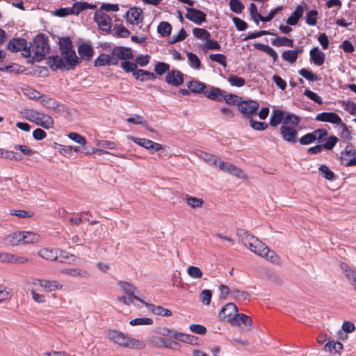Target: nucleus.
<instances>
[{"label":"nucleus","instance_id":"obj_1","mask_svg":"<svg viewBox=\"0 0 356 356\" xmlns=\"http://www.w3.org/2000/svg\"><path fill=\"white\" fill-rule=\"evenodd\" d=\"M237 235L241 238L242 243L248 248V249L255 254L266 257L268 260L274 264H278L280 261L276 253L269 248L255 236L248 234L243 229H239Z\"/></svg>","mask_w":356,"mask_h":356},{"label":"nucleus","instance_id":"obj_2","mask_svg":"<svg viewBox=\"0 0 356 356\" xmlns=\"http://www.w3.org/2000/svg\"><path fill=\"white\" fill-rule=\"evenodd\" d=\"M107 337L109 340L123 348L143 350L146 347L145 341L133 338L129 334L120 331L115 330H109L107 333Z\"/></svg>","mask_w":356,"mask_h":356},{"label":"nucleus","instance_id":"obj_3","mask_svg":"<svg viewBox=\"0 0 356 356\" xmlns=\"http://www.w3.org/2000/svg\"><path fill=\"white\" fill-rule=\"evenodd\" d=\"M75 51L61 53L60 56H52L49 58V65L54 70H71L79 63Z\"/></svg>","mask_w":356,"mask_h":356},{"label":"nucleus","instance_id":"obj_4","mask_svg":"<svg viewBox=\"0 0 356 356\" xmlns=\"http://www.w3.org/2000/svg\"><path fill=\"white\" fill-rule=\"evenodd\" d=\"M118 284L124 293V296L118 297V300L120 302H122L127 305H130L134 303V300H138L146 306H148V305L138 296L140 292L133 284L123 281H120Z\"/></svg>","mask_w":356,"mask_h":356},{"label":"nucleus","instance_id":"obj_5","mask_svg":"<svg viewBox=\"0 0 356 356\" xmlns=\"http://www.w3.org/2000/svg\"><path fill=\"white\" fill-rule=\"evenodd\" d=\"M299 123L300 119L298 116L279 109L273 110L270 118V124L272 127H276L280 124L298 126Z\"/></svg>","mask_w":356,"mask_h":356},{"label":"nucleus","instance_id":"obj_6","mask_svg":"<svg viewBox=\"0 0 356 356\" xmlns=\"http://www.w3.org/2000/svg\"><path fill=\"white\" fill-rule=\"evenodd\" d=\"M49 49L47 38L43 35H38L31 45V54H34L33 57L36 60H42L48 53Z\"/></svg>","mask_w":356,"mask_h":356},{"label":"nucleus","instance_id":"obj_7","mask_svg":"<svg viewBox=\"0 0 356 356\" xmlns=\"http://www.w3.org/2000/svg\"><path fill=\"white\" fill-rule=\"evenodd\" d=\"M95 8H96L95 5L90 4L86 1H75L72 7L56 9L54 11V14L56 16L63 17L71 14L78 15L83 10Z\"/></svg>","mask_w":356,"mask_h":356},{"label":"nucleus","instance_id":"obj_8","mask_svg":"<svg viewBox=\"0 0 356 356\" xmlns=\"http://www.w3.org/2000/svg\"><path fill=\"white\" fill-rule=\"evenodd\" d=\"M8 49L12 52H18L22 51V55L24 57H30L31 56V44H29L24 38H13L8 43Z\"/></svg>","mask_w":356,"mask_h":356},{"label":"nucleus","instance_id":"obj_9","mask_svg":"<svg viewBox=\"0 0 356 356\" xmlns=\"http://www.w3.org/2000/svg\"><path fill=\"white\" fill-rule=\"evenodd\" d=\"M296 127L291 124H282L281 126L280 134L284 140L291 143H295L298 141Z\"/></svg>","mask_w":356,"mask_h":356},{"label":"nucleus","instance_id":"obj_10","mask_svg":"<svg viewBox=\"0 0 356 356\" xmlns=\"http://www.w3.org/2000/svg\"><path fill=\"white\" fill-rule=\"evenodd\" d=\"M94 20L99 28L104 31H108L111 28V18L103 10H97L95 13Z\"/></svg>","mask_w":356,"mask_h":356},{"label":"nucleus","instance_id":"obj_11","mask_svg":"<svg viewBox=\"0 0 356 356\" xmlns=\"http://www.w3.org/2000/svg\"><path fill=\"white\" fill-rule=\"evenodd\" d=\"M238 314V308L234 303H227L220 312L219 318L221 320L227 321L230 324L235 321V315Z\"/></svg>","mask_w":356,"mask_h":356},{"label":"nucleus","instance_id":"obj_12","mask_svg":"<svg viewBox=\"0 0 356 356\" xmlns=\"http://www.w3.org/2000/svg\"><path fill=\"white\" fill-rule=\"evenodd\" d=\"M356 150L352 145H348L341 152V160L345 166L356 165Z\"/></svg>","mask_w":356,"mask_h":356},{"label":"nucleus","instance_id":"obj_13","mask_svg":"<svg viewBox=\"0 0 356 356\" xmlns=\"http://www.w3.org/2000/svg\"><path fill=\"white\" fill-rule=\"evenodd\" d=\"M128 138L137 145L145 147V149L152 151V152H158L162 149V145L159 143H155L152 140L142 138H136L132 136H128Z\"/></svg>","mask_w":356,"mask_h":356},{"label":"nucleus","instance_id":"obj_14","mask_svg":"<svg viewBox=\"0 0 356 356\" xmlns=\"http://www.w3.org/2000/svg\"><path fill=\"white\" fill-rule=\"evenodd\" d=\"M60 273L73 278H79L88 280L90 277V273L79 268H65L60 270Z\"/></svg>","mask_w":356,"mask_h":356},{"label":"nucleus","instance_id":"obj_15","mask_svg":"<svg viewBox=\"0 0 356 356\" xmlns=\"http://www.w3.org/2000/svg\"><path fill=\"white\" fill-rule=\"evenodd\" d=\"M316 120L320 122H329L333 124L339 125L341 123V117L334 112H323L318 113Z\"/></svg>","mask_w":356,"mask_h":356},{"label":"nucleus","instance_id":"obj_16","mask_svg":"<svg viewBox=\"0 0 356 356\" xmlns=\"http://www.w3.org/2000/svg\"><path fill=\"white\" fill-rule=\"evenodd\" d=\"M35 286H40L44 291L51 292L63 289V285L57 281L36 280L33 283Z\"/></svg>","mask_w":356,"mask_h":356},{"label":"nucleus","instance_id":"obj_17","mask_svg":"<svg viewBox=\"0 0 356 356\" xmlns=\"http://www.w3.org/2000/svg\"><path fill=\"white\" fill-rule=\"evenodd\" d=\"M259 104L257 102L252 100L241 101L238 108L241 113L250 116L253 114L258 108Z\"/></svg>","mask_w":356,"mask_h":356},{"label":"nucleus","instance_id":"obj_18","mask_svg":"<svg viewBox=\"0 0 356 356\" xmlns=\"http://www.w3.org/2000/svg\"><path fill=\"white\" fill-rule=\"evenodd\" d=\"M185 17L197 24H201L205 21L206 15L199 10L188 8Z\"/></svg>","mask_w":356,"mask_h":356},{"label":"nucleus","instance_id":"obj_19","mask_svg":"<svg viewBox=\"0 0 356 356\" xmlns=\"http://www.w3.org/2000/svg\"><path fill=\"white\" fill-rule=\"evenodd\" d=\"M216 166H218V168L220 170L227 172H229L233 175H235L238 177L242 178L244 177L243 172L241 169H239L238 168H237L236 166H235L234 165H233L232 163L221 161L219 159L218 161V165Z\"/></svg>","mask_w":356,"mask_h":356},{"label":"nucleus","instance_id":"obj_20","mask_svg":"<svg viewBox=\"0 0 356 356\" xmlns=\"http://www.w3.org/2000/svg\"><path fill=\"white\" fill-rule=\"evenodd\" d=\"M307 9L306 4L298 6L295 10L286 20V23L290 26H295L298 22V20L302 17L305 10Z\"/></svg>","mask_w":356,"mask_h":356},{"label":"nucleus","instance_id":"obj_21","mask_svg":"<svg viewBox=\"0 0 356 356\" xmlns=\"http://www.w3.org/2000/svg\"><path fill=\"white\" fill-rule=\"evenodd\" d=\"M143 19V10L139 8H131L127 12V20L131 24H138Z\"/></svg>","mask_w":356,"mask_h":356},{"label":"nucleus","instance_id":"obj_22","mask_svg":"<svg viewBox=\"0 0 356 356\" xmlns=\"http://www.w3.org/2000/svg\"><path fill=\"white\" fill-rule=\"evenodd\" d=\"M165 81L168 84L178 86L184 81L183 74L179 70H172L168 73Z\"/></svg>","mask_w":356,"mask_h":356},{"label":"nucleus","instance_id":"obj_23","mask_svg":"<svg viewBox=\"0 0 356 356\" xmlns=\"http://www.w3.org/2000/svg\"><path fill=\"white\" fill-rule=\"evenodd\" d=\"M112 55L117 57L118 60H129L133 58L131 49L128 47H116L112 50Z\"/></svg>","mask_w":356,"mask_h":356},{"label":"nucleus","instance_id":"obj_24","mask_svg":"<svg viewBox=\"0 0 356 356\" xmlns=\"http://www.w3.org/2000/svg\"><path fill=\"white\" fill-rule=\"evenodd\" d=\"M34 123L44 129H49L54 126V120L50 115L38 112V115Z\"/></svg>","mask_w":356,"mask_h":356},{"label":"nucleus","instance_id":"obj_25","mask_svg":"<svg viewBox=\"0 0 356 356\" xmlns=\"http://www.w3.org/2000/svg\"><path fill=\"white\" fill-rule=\"evenodd\" d=\"M225 92L219 88L211 86L204 91L205 96L210 99L220 101L222 99Z\"/></svg>","mask_w":356,"mask_h":356},{"label":"nucleus","instance_id":"obj_26","mask_svg":"<svg viewBox=\"0 0 356 356\" xmlns=\"http://www.w3.org/2000/svg\"><path fill=\"white\" fill-rule=\"evenodd\" d=\"M309 54L311 60L316 65L320 66L324 63L325 54L318 47L312 49Z\"/></svg>","mask_w":356,"mask_h":356},{"label":"nucleus","instance_id":"obj_27","mask_svg":"<svg viewBox=\"0 0 356 356\" xmlns=\"http://www.w3.org/2000/svg\"><path fill=\"white\" fill-rule=\"evenodd\" d=\"M4 242L12 246L19 245L22 243V232H16L7 235L4 238Z\"/></svg>","mask_w":356,"mask_h":356},{"label":"nucleus","instance_id":"obj_28","mask_svg":"<svg viewBox=\"0 0 356 356\" xmlns=\"http://www.w3.org/2000/svg\"><path fill=\"white\" fill-rule=\"evenodd\" d=\"M39 255L47 260L54 261L58 257V250L43 248L39 252Z\"/></svg>","mask_w":356,"mask_h":356},{"label":"nucleus","instance_id":"obj_29","mask_svg":"<svg viewBox=\"0 0 356 356\" xmlns=\"http://www.w3.org/2000/svg\"><path fill=\"white\" fill-rule=\"evenodd\" d=\"M78 53L83 59L89 60L92 56L93 49L90 45L83 44L79 47Z\"/></svg>","mask_w":356,"mask_h":356},{"label":"nucleus","instance_id":"obj_30","mask_svg":"<svg viewBox=\"0 0 356 356\" xmlns=\"http://www.w3.org/2000/svg\"><path fill=\"white\" fill-rule=\"evenodd\" d=\"M40 236L33 232H22V243L24 244L37 243Z\"/></svg>","mask_w":356,"mask_h":356},{"label":"nucleus","instance_id":"obj_31","mask_svg":"<svg viewBox=\"0 0 356 356\" xmlns=\"http://www.w3.org/2000/svg\"><path fill=\"white\" fill-rule=\"evenodd\" d=\"M340 267L350 284L355 282L356 272L353 269L346 263H341Z\"/></svg>","mask_w":356,"mask_h":356},{"label":"nucleus","instance_id":"obj_32","mask_svg":"<svg viewBox=\"0 0 356 356\" xmlns=\"http://www.w3.org/2000/svg\"><path fill=\"white\" fill-rule=\"evenodd\" d=\"M188 89L195 93H201L205 91L207 85L204 83L198 81H191L187 83Z\"/></svg>","mask_w":356,"mask_h":356},{"label":"nucleus","instance_id":"obj_33","mask_svg":"<svg viewBox=\"0 0 356 356\" xmlns=\"http://www.w3.org/2000/svg\"><path fill=\"white\" fill-rule=\"evenodd\" d=\"M134 76L141 81L147 80H154L156 76L154 73L145 71L143 70H137L133 73Z\"/></svg>","mask_w":356,"mask_h":356},{"label":"nucleus","instance_id":"obj_34","mask_svg":"<svg viewBox=\"0 0 356 356\" xmlns=\"http://www.w3.org/2000/svg\"><path fill=\"white\" fill-rule=\"evenodd\" d=\"M254 47L255 49L266 53L268 55L272 57L274 61H275L278 58L277 52L272 47L267 44L255 43Z\"/></svg>","mask_w":356,"mask_h":356},{"label":"nucleus","instance_id":"obj_35","mask_svg":"<svg viewBox=\"0 0 356 356\" xmlns=\"http://www.w3.org/2000/svg\"><path fill=\"white\" fill-rule=\"evenodd\" d=\"M196 154L208 164L213 165H218L219 159L217 156L202 151H197Z\"/></svg>","mask_w":356,"mask_h":356},{"label":"nucleus","instance_id":"obj_36","mask_svg":"<svg viewBox=\"0 0 356 356\" xmlns=\"http://www.w3.org/2000/svg\"><path fill=\"white\" fill-rule=\"evenodd\" d=\"M234 319H236V321H232L231 323L233 325H240L241 324L247 325L250 327L252 325V318L245 314L238 313L236 315H235Z\"/></svg>","mask_w":356,"mask_h":356},{"label":"nucleus","instance_id":"obj_37","mask_svg":"<svg viewBox=\"0 0 356 356\" xmlns=\"http://www.w3.org/2000/svg\"><path fill=\"white\" fill-rule=\"evenodd\" d=\"M0 158H6L14 161H22L23 159L20 154L1 148H0Z\"/></svg>","mask_w":356,"mask_h":356},{"label":"nucleus","instance_id":"obj_38","mask_svg":"<svg viewBox=\"0 0 356 356\" xmlns=\"http://www.w3.org/2000/svg\"><path fill=\"white\" fill-rule=\"evenodd\" d=\"M272 44L276 47H293V41L285 37H277L272 41Z\"/></svg>","mask_w":356,"mask_h":356},{"label":"nucleus","instance_id":"obj_39","mask_svg":"<svg viewBox=\"0 0 356 356\" xmlns=\"http://www.w3.org/2000/svg\"><path fill=\"white\" fill-rule=\"evenodd\" d=\"M232 299L236 301L243 302L249 299L250 295L246 291L239 290H232L230 292Z\"/></svg>","mask_w":356,"mask_h":356},{"label":"nucleus","instance_id":"obj_40","mask_svg":"<svg viewBox=\"0 0 356 356\" xmlns=\"http://www.w3.org/2000/svg\"><path fill=\"white\" fill-rule=\"evenodd\" d=\"M339 127V134L341 138L345 140L346 141H350L352 140L353 137L351 135L350 131L348 129V127L343 122L340 123L338 125Z\"/></svg>","mask_w":356,"mask_h":356},{"label":"nucleus","instance_id":"obj_41","mask_svg":"<svg viewBox=\"0 0 356 356\" xmlns=\"http://www.w3.org/2000/svg\"><path fill=\"white\" fill-rule=\"evenodd\" d=\"M189 65L195 69V70H199L200 68L201 62L198 56L192 53V52H188L186 54Z\"/></svg>","mask_w":356,"mask_h":356},{"label":"nucleus","instance_id":"obj_42","mask_svg":"<svg viewBox=\"0 0 356 356\" xmlns=\"http://www.w3.org/2000/svg\"><path fill=\"white\" fill-rule=\"evenodd\" d=\"M186 272L188 276L193 280H200L203 276L202 270L197 266H188Z\"/></svg>","mask_w":356,"mask_h":356},{"label":"nucleus","instance_id":"obj_43","mask_svg":"<svg viewBox=\"0 0 356 356\" xmlns=\"http://www.w3.org/2000/svg\"><path fill=\"white\" fill-rule=\"evenodd\" d=\"M193 34L197 39L202 40H206L208 38L211 37L210 33L207 30L202 28H194L193 29Z\"/></svg>","mask_w":356,"mask_h":356},{"label":"nucleus","instance_id":"obj_44","mask_svg":"<svg viewBox=\"0 0 356 356\" xmlns=\"http://www.w3.org/2000/svg\"><path fill=\"white\" fill-rule=\"evenodd\" d=\"M157 31L162 36L165 37L170 34L172 31V26L166 22H162L157 27Z\"/></svg>","mask_w":356,"mask_h":356},{"label":"nucleus","instance_id":"obj_45","mask_svg":"<svg viewBox=\"0 0 356 356\" xmlns=\"http://www.w3.org/2000/svg\"><path fill=\"white\" fill-rule=\"evenodd\" d=\"M282 58L290 63H293L298 58V51L296 50H286L282 54Z\"/></svg>","mask_w":356,"mask_h":356},{"label":"nucleus","instance_id":"obj_46","mask_svg":"<svg viewBox=\"0 0 356 356\" xmlns=\"http://www.w3.org/2000/svg\"><path fill=\"white\" fill-rule=\"evenodd\" d=\"M312 133L314 136L315 141L316 140L319 143L326 140L328 136V133L325 129H318L312 131Z\"/></svg>","mask_w":356,"mask_h":356},{"label":"nucleus","instance_id":"obj_47","mask_svg":"<svg viewBox=\"0 0 356 356\" xmlns=\"http://www.w3.org/2000/svg\"><path fill=\"white\" fill-rule=\"evenodd\" d=\"M185 200L188 205L193 209L201 207L204 203L202 199L192 196H186Z\"/></svg>","mask_w":356,"mask_h":356},{"label":"nucleus","instance_id":"obj_48","mask_svg":"<svg viewBox=\"0 0 356 356\" xmlns=\"http://www.w3.org/2000/svg\"><path fill=\"white\" fill-rule=\"evenodd\" d=\"M41 104L44 107L51 110L56 109L58 106L57 102L55 99L47 97L42 98Z\"/></svg>","mask_w":356,"mask_h":356},{"label":"nucleus","instance_id":"obj_49","mask_svg":"<svg viewBox=\"0 0 356 356\" xmlns=\"http://www.w3.org/2000/svg\"><path fill=\"white\" fill-rule=\"evenodd\" d=\"M228 81L232 86L242 87L245 85V81L243 78L234 74H231L228 78Z\"/></svg>","mask_w":356,"mask_h":356},{"label":"nucleus","instance_id":"obj_50","mask_svg":"<svg viewBox=\"0 0 356 356\" xmlns=\"http://www.w3.org/2000/svg\"><path fill=\"white\" fill-rule=\"evenodd\" d=\"M60 52L74 51L72 47V42L69 38H61L59 42Z\"/></svg>","mask_w":356,"mask_h":356},{"label":"nucleus","instance_id":"obj_51","mask_svg":"<svg viewBox=\"0 0 356 356\" xmlns=\"http://www.w3.org/2000/svg\"><path fill=\"white\" fill-rule=\"evenodd\" d=\"M318 12L316 10H309L306 15V23L312 26L316 24Z\"/></svg>","mask_w":356,"mask_h":356},{"label":"nucleus","instance_id":"obj_52","mask_svg":"<svg viewBox=\"0 0 356 356\" xmlns=\"http://www.w3.org/2000/svg\"><path fill=\"white\" fill-rule=\"evenodd\" d=\"M22 114L29 121L35 122L38 115V111L33 109H24L22 111Z\"/></svg>","mask_w":356,"mask_h":356},{"label":"nucleus","instance_id":"obj_53","mask_svg":"<svg viewBox=\"0 0 356 356\" xmlns=\"http://www.w3.org/2000/svg\"><path fill=\"white\" fill-rule=\"evenodd\" d=\"M153 323V321L150 318H137L129 321V324L132 326L147 325H149Z\"/></svg>","mask_w":356,"mask_h":356},{"label":"nucleus","instance_id":"obj_54","mask_svg":"<svg viewBox=\"0 0 356 356\" xmlns=\"http://www.w3.org/2000/svg\"><path fill=\"white\" fill-rule=\"evenodd\" d=\"M209 59L212 61L216 62L223 67L227 66V58L224 54H210L209 55Z\"/></svg>","mask_w":356,"mask_h":356},{"label":"nucleus","instance_id":"obj_55","mask_svg":"<svg viewBox=\"0 0 356 356\" xmlns=\"http://www.w3.org/2000/svg\"><path fill=\"white\" fill-rule=\"evenodd\" d=\"M226 103L229 104H233V105H239V104L241 102V97L233 95V94H229V95H225L223 97Z\"/></svg>","mask_w":356,"mask_h":356},{"label":"nucleus","instance_id":"obj_56","mask_svg":"<svg viewBox=\"0 0 356 356\" xmlns=\"http://www.w3.org/2000/svg\"><path fill=\"white\" fill-rule=\"evenodd\" d=\"M318 170L326 179L330 181L334 179V173L331 171L327 165H321Z\"/></svg>","mask_w":356,"mask_h":356},{"label":"nucleus","instance_id":"obj_57","mask_svg":"<svg viewBox=\"0 0 356 356\" xmlns=\"http://www.w3.org/2000/svg\"><path fill=\"white\" fill-rule=\"evenodd\" d=\"M299 74L309 81H314L320 79L317 75L306 69H301L299 71Z\"/></svg>","mask_w":356,"mask_h":356},{"label":"nucleus","instance_id":"obj_58","mask_svg":"<svg viewBox=\"0 0 356 356\" xmlns=\"http://www.w3.org/2000/svg\"><path fill=\"white\" fill-rule=\"evenodd\" d=\"M212 293L210 290L204 289L202 291L200 295L201 302L205 305H209L211 302Z\"/></svg>","mask_w":356,"mask_h":356},{"label":"nucleus","instance_id":"obj_59","mask_svg":"<svg viewBox=\"0 0 356 356\" xmlns=\"http://www.w3.org/2000/svg\"><path fill=\"white\" fill-rule=\"evenodd\" d=\"M221 48L220 45L215 40H211L210 38H208L205 40L204 44V49L209 50H220Z\"/></svg>","mask_w":356,"mask_h":356},{"label":"nucleus","instance_id":"obj_60","mask_svg":"<svg viewBox=\"0 0 356 356\" xmlns=\"http://www.w3.org/2000/svg\"><path fill=\"white\" fill-rule=\"evenodd\" d=\"M326 142L324 144H322L324 149L331 150L333 147L337 145L339 141V139L337 136H331L326 139Z\"/></svg>","mask_w":356,"mask_h":356},{"label":"nucleus","instance_id":"obj_61","mask_svg":"<svg viewBox=\"0 0 356 356\" xmlns=\"http://www.w3.org/2000/svg\"><path fill=\"white\" fill-rule=\"evenodd\" d=\"M150 307H154L152 309V312L156 315H161L163 316H170L172 315V312L170 310L163 308L161 306L154 307V305H150Z\"/></svg>","mask_w":356,"mask_h":356},{"label":"nucleus","instance_id":"obj_62","mask_svg":"<svg viewBox=\"0 0 356 356\" xmlns=\"http://www.w3.org/2000/svg\"><path fill=\"white\" fill-rule=\"evenodd\" d=\"M108 54H102L95 60V67H101L104 65H108Z\"/></svg>","mask_w":356,"mask_h":356},{"label":"nucleus","instance_id":"obj_63","mask_svg":"<svg viewBox=\"0 0 356 356\" xmlns=\"http://www.w3.org/2000/svg\"><path fill=\"white\" fill-rule=\"evenodd\" d=\"M325 348H327L330 351H333L334 353H339L342 348L343 345L341 343L337 342H331L329 341L325 345Z\"/></svg>","mask_w":356,"mask_h":356},{"label":"nucleus","instance_id":"obj_64","mask_svg":"<svg viewBox=\"0 0 356 356\" xmlns=\"http://www.w3.org/2000/svg\"><path fill=\"white\" fill-rule=\"evenodd\" d=\"M304 94L310 99L313 100L314 102L318 104H321L323 103L322 98L317 93L312 90H305Z\"/></svg>","mask_w":356,"mask_h":356}]
</instances>
